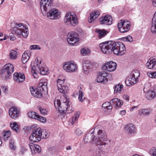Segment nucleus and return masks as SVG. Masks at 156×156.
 <instances>
[{"mask_svg": "<svg viewBox=\"0 0 156 156\" xmlns=\"http://www.w3.org/2000/svg\"><path fill=\"white\" fill-rule=\"evenodd\" d=\"M122 40L125 41H128L131 42L133 41L132 37L130 36H128L126 37H124L122 38Z\"/></svg>", "mask_w": 156, "mask_h": 156, "instance_id": "37998d69", "label": "nucleus"}, {"mask_svg": "<svg viewBox=\"0 0 156 156\" xmlns=\"http://www.w3.org/2000/svg\"><path fill=\"white\" fill-rule=\"evenodd\" d=\"M53 0H41V9L42 13L46 14V12L50 9Z\"/></svg>", "mask_w": 156, "mask_h": 156, "instance_id": "ddd939ff", "label": "nucleus"}, {"mask_svg": "<svg viewBox=\"0 0 156 156\" xmlns=\"http://www.w3.org/2000/svg\"><path fill=\"white\" fill-rule=\"evenodd\" d=\"M112 102L117 108H120L123 104V102L118 98H115L112 100Z\"/></svg>", "mask_w": 156, "mask_h": 156, "instance_id": "bb28decb", "label": "nucleus"}, {"mask_svg": "<svg viewBox=\"0 0 156 156\" xmlns=\"http://www.w3.org/2000/svg\"><path fill=\"white\" fill-rule=\"evenodd\" d=\"M79 40V36L76 33L71 32L68 34L67 41L69 44L73 45Z\"/></svg>", "mask_w": 156, "mask_h": 156, "instance_id": "4468645a", "label": "nucleus"}, {"mask_svg": "<svg viewBox=\"0 0 156 156\" xmlns=\"http://www.w3.org/2000/svg\"><path fill=\"white\" fill-rule=\"evenodd\" d=\"M13 77L15 81L19 83L23 82L25 79L24 74L20 73H14L13 74Z\"/></svg>", "mask_w": 156, "mask_h": 156, "instance_id": "412c9836", "label": "nucleus"}, {"mask_svg": "<svg viewBox=\"0 0 156 156\" xmlns=\"http://www.w3.org/2000/svg\"><path fill=\"white\" fill-rule=\"evenodd\" d=\"M9 147L11 150H14L15 149L16 147L14 145V141L13 140H10Z\"/></svg>", "mask_w": 156, "mask_h": 156, "instance_id": "49530a36", "label": "nucleus"}, {"mask_svg": "<svg viewBox=\"0 0 156 156\" xmlns=\"http://www.w3.org/2000/svg\"><path fill=\"white\" fill-rule=\"evenodd\" d=\"M79 117V112H76L74 115L70 119L69 122L72 125H73L77 120Z\"/></svg>", "mask_w": 156, "mask_h": 156, "instance_id": "c85d7f7f", "label": "nucleus"}, {"mask_svg": "<svg viewBox=\"0 0 156 156\" xmlns=\"http://www.w3.org/2000/svg\"><path fill=\"white\" fill-rule=\"evenodd\" d=\"M97 33L98 34V37L99 38H101L105 36L108 32L105 30L98 29L97 30Z\"/></svg>", "mask_w": 156, "mask_h": 156, "instance_id": "c756f323", "label": "nucleus"}, {"mask_svg": "<svg viewBox=\"0 0 156 156\" xmlns=\"http://www.w3.org/2000/svg\"><path fill=\"white\" fill-rule=\"evenodd\" d=\"M10 126L11 129L15 131L18 133L19 132V126L16 122L10 123Z\"/></svg>", "mask_w": 156, "mask_h": 156, "instance_id": "2f4dec72", "label": "nucleus"}, {"mask_svg": "<svg viewBox=\"0 0 156 156\" xmlns=\"http://www.w3.org/2000/svg\"><path fill=\"white\" fill-rule=\"evenodd\" d=\"M147 68L149 69H156V57L149 60L146 64Z\"/></svg>", "mask_w": 156, "mask_h": 156, "instance_id": "aec40b11", "label": "nucleus"}, {"mask_svg": "<svg viewBox=\"0 0 156 156\" xmlns=\"http://www.w3.org/2000/svg\"><path fill=\"white\" fill-rule=\"evenodd\" d=\"M150 154L153 156H156V149L155 148H152L150 151Z\"/></svg>", "mask_w": 156, "mask_h": 156, "instance_id": "8fccbe9b", "label": "nucleus"}, {"mask_svg": "<svg viewBox=\"0 0 156 156\" xmlns=\"http://www.w3.org/2000/svg\"><path fill=\"white\" fill-rule=\"evenodd\" d=\"M98 135L96 137L93 131L88 133L83 138L84 142L87 143L92 141L98 146V148L103 150L110 147V140L107 139L106 135L104 131L99 129L98 131Z\"/></svg>", "mask_w": 156, "mask_h": 156, "instance_id": "f257e3e1", "label": "nucleus"}, {"mask_svg": "<svg viewBox=\"0 0 156 156\" xmlns=\"http://www.w3.org/2000/svg\"><path fill=\"white\" fill-rule=\"evenodd\" d=\"M137 106H134V107H132V108H131L130 109V111L131 112H132L133 111V109L134 108H137Z\"/></svg>", "mask_w": 156, "mask_h": 156, "instance_id": "680f3d73", "label": "nucleus"}, {"mask_svg": "<svg viewBox=\"0 0 156 156\" xmlns=\"http://www.w3.org/2000/svg\"><path fill=\"white\" fill-rule=\"evenodd\" d=\"M81 53L83 56H85L90 53V51L88 48H83L81 50Z\"/></svg>", "mask_w": 156, "mask_h": 156, "instance_id": "4c0bfd02", "label": "nucleus"}, {"mask_svg": "<svg viewBox=\"0 0 156 156\" xmlns=\"http://www.w3.org/2000/svg\"><path fill=\"white\" fill-rule=\"evenodd\" d=\"M99 12H98L95 11L92 12L90 15V18L88 19V21L89 23H91L92 21L95 19L99 15Z\"/></svg>", "mask_w": 156, "mask_h": 156, "instance_id": "cd10ccee", "label": "nucleus"}, {"mask_svg": "<svg viewBox=\"0 0 156 156\" xmlns=\"http://www.w3.org/2000/svg\"><path fill=\"white\" fill-rule=\"evenodd\" d=\"M33 76L35 78H37L38 77V76L37 75V73H36V72H37V70H33Z\"/></svg>", "mask_w": 156, "mask_h": 156, "instance_id": "5fc2aeb1", "label": "nucleus"}, {"mask_svg": "<svg viewBox=\"0 0 156 156\" xmlns=\"http://www.w3.org/2000/svg\"><path fill=\"white\" fill-rule=\"evenodd\" d=\"M6 39V36H5L4 38H3V40H5Z\"/></svg>", "mask_w": 156, "mask_h": 156, "instance_id": "69168bd1", "label": "nucleus"}, {"mask_svg": "<svg viewBox=\"0 0 156 156\" xmlns=\"http://www.w3.org/2000/svg\"><path fill=\"white\" fill-rule=\"evenodd\" d=\"M34 153H39L41 152V148L38 145H35L34 150Z\"/></svg>", "mask_w": 156, "mask_h": 156, "instance_id": "a19ab883", "label": "nucleus"}, {"mask_svg": "<svg viewBox=\"0 0 156 156\" xmlns=\"http://www.w3.org/2000/svg\"><path fill=\"white\" fill-rule=\"evenodd\" d=\"M47 82L45 79L41 80L37 88L35 90L33 87H30V90L32 95L37 98L42 97L43 94L47 93Z\"/></svg>", "mask_w": 156, "mask_h": 156, "instance_id": "7ed1b4c3", "label": "nucleus"}, {"mask_svg": "<svg viewBox=\"0 0 156 156\" xmlns=\"http://www.w3.org/2000/svg\"><path fill=\"white\" fill-rule=\"evenodd\" d=\"M42 131L40 128H38L33 130V132L29 137L30 141L33 142H38L41 139Z\"/></svg>", "mask_w": 156, "mask_h": 156, "instance_id": "6e6552de", "label": "nucleus"}, {"mask_svg": "<svg viewBox=\"0 0 156 156\" xmlns=\"http://www.w3.org/2000/svg\"><path fill=\"white\" fill-rule=\"evenodd\" d=\"M14 71V66L11 64L8 63L5 65L3 69L1 71V74L3 76L8 77Z\"/></svg>", "mask_w": 156, "mask_h": 156, "instance_id": "9b49d317", "label": "nucleus"}, {"mask_svg": "<svg viewBox=\"0 0 156 156\" xmlns=\"http://www.w3.org/2000/svg\"><path fill=\"white\" fill-rule=\"evenodd\" d=\"M126 128L128 132L130 133H134L136 132L135 126L132 124H127Z\"/></svg>", "mask_w": 156, "mask_h": 156, "instance_id": "a878e982", "label": "nucleus"}, {"mask_svg": "<svg viewBox=\"0 0 156 156\" xmlns=\"http://www.w3.org/2000/svg\"><path fill=\"white\" fill-rule=\"evenodd\" d=\"M103 77L100 74H99L97 78V82H102L104 80H105V79L103 78Z\"/></svg>", "mask_w": 156, "mask_h": 156, "instance_id": "c03bdc74", "label": "nucleus"}, {"mask_svg": "<svg viewBox=\"0 0 156 156\" xmlns=\"http://www.w3.org/2000/svg\"><path fill=\"white\" fill-rule=\"evenodd\" d=\"M64 79L62 80L58 79L57 81V86L58 90L61 93L65 94L67 92L68 87L64 85Z\"/></svg>", "mask_w": 156, "mask_h": 156, "instance_id": "f3484780", "label": "nucleus"}, {"mask_svg": "<svg viewBox=\"0 0 156 156\" xmlns=\"http://www.w3.org/2000/svg\"><path fill=\"white\" fill-rule=\"evenodd\" d=\"M70 104L71 102L68 101L61 103L59 100L54 101L55 108H58L59 112L63 114L66 112L69 114L73 111L72 107L70 105Z\"/></svg>", "mask_w": 156, "mask_h": 156, "instance_id": "20e7f679", "label": "nucleus"}, {"mask_svg": "<svg viewBox=\"0 0 156 156\" xmlns=\"http://www.w3.org/2000/svg\"><path fill=\"white\" fill-rule=\"evenodd\" d=\"M140 76V72L138 70H136L133 71L131 72L130 76L125 80L126 85L128 86H130L136 83Z\"/></svg>", "mask_w": 156, "mask_h": 156, "instance_id": "423d86ee", "label": "nucleus"}, {"mask_svg": "<svg viewBox=\"0 0 156 156\" xmlns=\"http://www.w3.org/2000/svg\"><path fill=\"white\" fill-rule=\"evenodd\" d=\"M48 137V135L47 133L45 132V133H43V134L42 135V138H43L46 139Z\"/></svg>", "mask_w": 156, "mask_h": 156, "instance_id": "4d7b16f0", "label": "nucleus"}, {"mask_svg": "<svg viewBox=\"0 0 156 156\" xmlns=\"http://www.w3.org/2000/svg\"><path fill=\"white\" fill-rule=\"evenodd\" d=\"M149 111L148 109H142L139 111V114L140 115H147L149 114Z\"/></svg>", "mask_w": 156, "mask_h": 156, "instance_id": "72a5a7b5", "label": "nucleus"}, {"mask_svg": "<svg viewBox=\"0 0 156 156\" xmlns=\"http://www.w3.org/2000/svg\"><path fill=\"white\" fill-rule=\"evenodd\" d=\"M126 111L125 110L121 111L120 112V114L122 115H124L126 114Z\"/></svg>", "mask_w": 156, "mask_h": 156, "instance_id": "13d9d810", "label": "nucleus"}, {"mask_svg": "<svg viewBox=\"0 0 156 156\" xmlns=\"http://www.w3.org/2000/svg\"><path fill=\"white\" fill-rule=\"evenodd\" d=\"M38 109L39 110L41 114L45 115L47 113V111L46 110V109L43 108L41 106H39Z\"/></svg>", "mask_w": 156, "mask_h": 156, "instance_id": "79ce46f5", "label": "nucleus"}, {"mask_svg": "<svg viewBox=\"0 0 156 156\" xmlns=\"http://www.w3.org/2000/svg\"><path fill=\"white\" fill-rule=\"evenodd\" d=\"M75 133L77 135L80 136L82 134V132L80 129L77 128L75 131Z\"/></svg>", "mask_w": 156, "mask_h": 156, "instance_id": "603ef678", "label": "nucleus"}, {"mask_svg": "<svg viewBox=\"0 0 156 156\" xmlns=\"http://www.w3.org/2000/svg\"><path fill=\"white\" fill-rule=\"evenodd\" d=\"M4 1L5 0H1V4H2Z\"/></svg>", "mask_w": 156, "mask_h": 156, "instance_id": "774afa93", "label": "nucleus"}, {"mask_svg": "<svg viewBox=\"0 0 156 156\" xmlns=\"http://www.w3.org/2000/svg\"><path fill=\"white\" fill-rule=\"evenodd\" d=\"M132 156H140L139 155L137 154H135V155H133Z\"/></svg>", "mask_w": 156, "mask_h": 156, "instance_id": "338daca9", "label": "nucleus"}, {"mask_svg": "<svg viewBox=\"0 0 156 156\" xmlns=\"http://www.w3.org/2000/svg\"><path fill=\"white\" fill-rule=\"evenodd\" d=\"M152 3L154 7H156V0H152Z\"/></svg>", "mask_w": 156, "mask_h": 156, "instance_id": "052dcab7", "label": "nucleus"}, {"mask_svg": "<svg viewBox=\"0 0 156 156\" xmlns=\"http://www.w3.org/2000/svg\"><path fill=\"white\" fill-rule=\"evenodd\" d=\"M146 97L148 100H151L154 99L156 96L154 91L148 90L146 94Z\"/></svg>", "mask_w": 156, "mask_h": 156, "instance_id": "393cba45", "label": "nucleus"}, {"mask_svg": "<svg viewBox=\"0 0 156 156\" xmlns=\"http://www.w3.org/2000/svg\"><path fill=\"white\" fill-rule=\"evenodd\" d=\"M64 70L68 72H73L77 71V67L73 61L65 62L63 66Z\"/></svg>", "mask_w": 156, "mask_h": 156, "instance_id": "f8f14e48", "label": "nucleus"}, {"mask_svg": "<svg viewBox=\"0 0 156 156\" xmlns=\"http://www.w3.org/2000/svg\"><path fill=\"white\" fill-rule=\"evenodd\" d=\"M131 24L129 21L121 20L118 24V27L119 31L121 33H125L128 31L130 29Z\"/></svg>", "mask_w": 156, "mask_h": 156, "instance_id": "9d476101", "label": "nucleus"}, {"mask_svg": "<svg viewBox=\"0 0 156 156\" xmlns=\"http://www.w3.org/2000/svg\"><path fill=\"white\" fill-rule=\"evenodd\" d=\"M30 52L28 51H25L23 54L22 61L23 63H26L30 58Z\"/></svg>", "mask_w": 156, "mask_h": 156, "instance_id": "5701e85b", "label": "nucleus"}, {"mask_svg": "<svg viewBox=\"0 0 156 156\" xmlns=\"http://www.w3.org/2000/svg\"><path fill=\"white\" fill-rule=\"evenodd\" d=\"M71 149V146H68L66 147L67 150H70Z\"/></svg>", "mask_w": 156, "mask_h": 156, "instance_id": "e2e57ef3", "label": "nucleus"}, {"mask_svg": "<svg viewBox=\"0 0 156 156\" xmlns=\"http://www.w3.org/2000/svg\"><path fill=\"white\" fill-rule=\"evenodd\" d=\"M12 31L16 34L24 38L27 37L29 34L27 26L23 25L22 23H16L13 28Z\"/></svg>", "mask_w": 156, "mask_h": 156, "instance_id": "39448f33", "label": "nucleus"}, {"mask_svg": "<svg viewBox=\"0 0 156 156\" xmlns=\"http://www.w3.org/2000/svg\"><path fill=\"white\" fill-rule=\"evenodd\" d=\"M3 36V33L2 32H0V37H2Z\"/></svg>", "mask_w": 156, "mask_h": 156, "instance_id": "0e129e2a", "label": "nucleus"}, {"mask_svg": "<svg viewBox=\"0 0 156 156\" xmlns=\"http://www.w3.org/2000/svg\"><path fill=\"white\" fill-rule=\"evenodd\" d=\"M92 65L88 61H84L83 63V72L85 74L89 73L90 68H91Z\"/></svg>", "mask_w": 156, "mask_h": 156, "instance_id": "4be33fe9", "label": "nucleus"}, {"mask_svg": "<svg viewBox=\"0 0 156 156\" xmlns=\"http://www.w3.org/2000/svg\"><path fill=\"white\" fill-rule=\"evenodd\" d=\"M10 132L9 131H5L4 132L3 136L5 140H7L10 136Z\"/></svg>", "mask_w": 156, "mask_h": 156, "instance_id": "58836bf2", "label": "nucleus"}, {"mask_svg": "<svg viewBox=\"0 0 156 156\" xmlns=\"http://www.w3.org/2000/svg\"><path fill=\"white\" fill-rule=\"evenodd\" d=\"M29 146L32 152L33 150H34V147L35 146V144H34L32 143H30L29 145Z\"/></svg>", "mask_w": 156, "mask_h": 156, "instance_id": "864d4df0", "label": "nucleus"}, {"mask_svg": "<svg viewBox=\"0 0 156 156\" xmlns=\"http://www.w3.org/2000/svg\"><path fill=\"white\" fill-rule=\"evenodd\" d=\"M41 63L39 62L38 59L36 58L34 63L32 62L31 64V69L32 70H37V72H39L42 75L46 74L48 72V69L46 68H44L40 66V64Z\"/></svg>", "mask_w": 156, "mask_h": 156, "instance_id": "1a4fd4ad", "label": "nucleus"}, {"mask_svg": "<svg viewBox=\"0 0 156 156\" xmlns=\"http://www.w3.org/2000/svg\"><path fill=\"white\" fill-rule=\"evenodd\" d=\"M123 87V86L122 84H118L116 85L115 86L114 89L115 93H117L118 92L120 93Z\"/></svg>", "mask_w": 156, "mask_h": 156, "instance_id": "473e14b6", "label": "nucleus"}, {"mask_svg": "<svg viewBox=\"0 0 156 156\" xmlns=\"http://www.w3.org/2000/svg\"><path fill=\"white\" fill-rule=\"evenodd\" d=\"M60 12L56 9H51L47 13V17L51 19L56 20L60 17Z\"/></svg>", "mask_w": 156, "mask_h": 156, "instance_id": "2eb2a0df", "label": "nucleus"}, {"mask_svg": "<svg viewBox=\"0 0 156 156\" xmlns=\"http://www.w3.org/2000/svg\"><path fill=\"white\" fill-rule=\"evenodd\" d=\"M17 53L16 51L14 50H12L9 53L10 58L11 59H15L17 58Z\"/></svg>", "mask_w": 156, "mask_h": 156, "instance_id": "e433bc0d", "label": "nucleus"}, {"mask_svg": "<svg viewBox=\"0 0 156 156\" xmlns=\"http://www.w3.org/2000/svg\"><path fill=\"white\" fill-rule=\"evenodd\" d=\"M99 46L101 51L104 54L112 52L115 55L121 56L126 51L125 45L120 42L117 43L114 41H109L100 43Z\"/></svg>", "mask_w": 156, "mask_h": 156, "instance_id": "f03ea898", "label": "nucleus"}, {"mask_svg": "<svg viewBox=\"0 0 156 156\" xmlns=\"http://www.w3.org/2000/svg\"><path fill=\"white\" fill-rule=\"evenodd\" d=\"M37 119L40 121V122H46V119L40 116L39 115L37 116Z\"/></svg>", "mask_w": 156, "mask_h": 156, "instance_id": "09e8293b", "label": "nucleus"}, {"mask_svg": "<svg viewBox=\"0 0 156 156\" xmlns=\"http://www.w3.org/2000/svg\"><path fill=\"white\" fill-rule=\"evenodd\" d=\"M151 30L153 33H156V11L152 18Z\"/></svg>", "mask_w": 156, "mask_h": 156, "instance_id": "b1692460", "label": "nucleus"}, {"mask_svg": "<svg viewBox=\"0 0 156 156\" xmlns=\"http://www.w3.org/2000/svg\"><path fill=\"white\" fill-rule=\"evenodd\" d=\"M102 107L107 110H110L112 108L111 103L109 102H106L102 105Z\"/></svg>", "mask_w": 156, "mask_h": 156, "instance_id": "f704fd0d", "label": "nucleus"}, {"mask_svg": "<svg viewBox=\"0 0 156 156\" xmlns=\"http://www.w3.org/2000/svg\"><path fill=\"white\" fill-rule=\"evenodd\" d=\"M99 21L101 24H106L110 25L112 23V19L110 16L107 15L100 18L99 19Z\"/></svg>", "mask_w": 156, "mask_h": 156, "instance_id": "a211bd4d", "label": "nucleus"}, {"mask_svg": "<svg viewBox=\"0 0 156 156\" xmlns=\"http://www.w3.org/2000/svg\"><path fill=\"white\" fill-rule=\"evenodd\" d=\"M64 21L66 25L69 26H75L78 23L76 16L70 12H68L66 14Z\"/></svg>", "mask_w": 156, "mask_h": 156, "instance_id": "0eeeda50", "label": "nucleus"}, {"mask_svg": "<svg viewBox=\"0 0 156 156\" xmlns=\"http://www.w3.org/2000/svg\"><path fill=\"white\" fill-rule=\"evenodd\" d=\"M123 98L126 100L127 101H128L129 100V96L125 94L123 96Z\"/></svg>", "mask_w": 156, "mask_h": 156, "instance_id": "6e6d98bb", "label": "nucleus"}, {"mask_svg": "<svg viewBox=\"0 0 156 156\" xmlns=\"http://www.w3.org/2000/svg\"><path fill=\"white\" fill-rule=\"evenodd\" d=\"M109 147H108L107 149H106L103 150H100L99 148V149L101 150V151H97L96 152V156H105L104 153L105 152L104 151H105L106 150H108Z\"/></svg>", "mask_w": 156, "mask_h": 156, "instance_id": "ea45409f", "label": "nucleus"}, {"mask_svg": "<svg viewBox=\"0 0 156 156\" xmlns=\"http://www.w3.org/2000/svg\"><path fill=\"white\" fill-rule=\"evenodd\" d=\"M28 116L31 118L37 119L38 114L34 112H30L28 113Z\"/></svg>", "mask_w": 156, "mask_h": 156, "instance_id": "c9c22d12", "label": "nucleus"}, {"mask_svg": "<svg viewBox=\"0 0 156 156\" xmlns=\"http://www.w3.org/2000/svg\"><path fill=\"white\" fill-rule=\"evenodd\" d=\"M16 39V37L13 36H11L10 38V40L12 41H14Z\"/></svg>", "mask_w": 156, "mask_h": 156, "instance_id": "bf43d9fd", "label": "nucleus"}, {"mask_svg": "<svg viewBox=\"0 0 156 156\" xmlns=\"http://www.w3.org/2000/svg\"><path fill=\"white\" fill-rule=\"evenodd\" d=\"M9 114L12 119H16L19 116L20 110L15 107H12L9 109Z\"/></svg>", "mask_w": 156, "mask_h": 156, "instance_id": "6ab92c4d", "label": "nucleus"}, {"mask_svg": "<svg viewBox=\"0 0 156 156\" xmlns=\"http://www.w3.org/2000/svg\"><path fill=\"white\" fill-rule=\"evenodd\" d=\"M30 50H35L38 49L40 50L41 48L38 45H33L30 46Z\"/></svg>", "mask_w": 156, "mask_h": 156, "instance_id": "de8ad7c7", "label": "nucleus"}, {"mask_svg": "<svg viewBox=\"0 0 156 156\" xmlns=\"http://www.w3.org/2000/svg\"><path fill=\"white\" fill-rule=\"evenodd\" d=\"M103 77V78L105 79L106 80L107 79V77L108 75V73L105 72H102L100 74Z\"/></svg>", "mask_w": 156, "mask_h": 156, "instance_id": "3c124183", "label": "nucleus"}, {"mask_svg": "<svg viewBox=\"0 0 156 156\" xmlns=\"http://www.w3.org/2000/svg\"><path fill=\"white\" fill-rule=\"evenodd\" d=\"M117 66L116 63L110 61L106 63L102 66V69L104 70H107L109 72L115 71Z\"/></svg>", "mask_w": 156, "mask_h": 156, "instance_id": "dca6fc26", "label": "nucleus"}, {"mask_svg": "<svg viewBox=\"0 0 156 156\" xmlns=\"http://www.w3.org/2000/svg\"><path fill=\"white\" fill-rule=\"evenodd\" d=\"M78 88L79 89L78 99L80 101L82 102L83 101V96L84 93L83 92V89L80 86H78Z\"/></svg>", "mask_w": 156, "mask_h": 156, "instance_id": "7c9ffc66", "label": "nucleus"}, {"mask_svg": "<svg viewBox=\"0 0 156 156\" xmlns=\"http://www.w3.org/2000/svg\"><path fill=\"white\" fill-rule=\"evenodd\" d=\"M147 74L150 77L154 78H156V72H148L147 73Z\"/></svg>", "mask_w": 156, "mask_h": 156, "instance_id": "a18cd8bd", "label": "nucleus"}]
</instances>
